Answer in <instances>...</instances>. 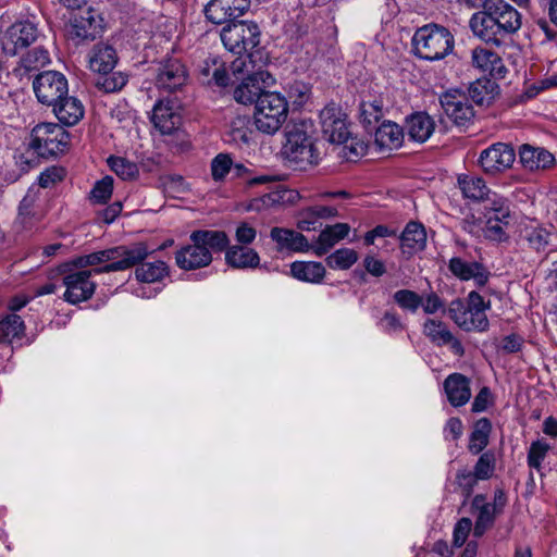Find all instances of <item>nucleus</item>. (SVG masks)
Instances as JSON below:
<instances>
[{
    "label": "nucleus",
    "instance_id": "1",
    "mask_svg": "<svg viewBox=\"0 0 557 557\" xmlns=\"http://www.w3.org/2000/svg\"><path fill=\"white\" fill-rule=\"evenodd\" d=\"M522 26V16L505 0H485L483 10L472 14L469 27L485 44L500 47Z\"/></svg>",
    "mask_w": 557,
    "mask_h": 557
},
{
    "label": "nucleus",
    "instance_id": "2",
    "mask_svg": "<svg viewBox=\"0 0 557 557\" xmlns=\"http://www.w3.org/2000/svg\"><path fill=\"white\" fill-rule=\"evenodd\" d=\"M151 251L145 243L132 246H116L73 258L70 264L75 269L92 271V274L119 272L133 268L150 256Z\"/></svg>",
    "mask_w": 557,
    "mask_h": 557
},
{
    "label": "nucleus",
    "instance_id": "3",
    "mask_svg": "<svg viewBox=\"0 0 557 557\" xmlns=\"http://www.w3.org/2000/svg\"><path fill=\"white\" fill-rule=\"evenodd\" d=\"M285 138L282 154L294 170L304 171L319 163L315 126L311 120L288 123L285 127Z\"/></svg>",
    "mask_w": 557,
    "mask_h": 557
},
{
    "label": "nucleus",
    "instance_id": "4",
    "mask_svg": "<svg viewBox=\"0 0 557 557\" xmlns=\"http://www.w3.org/2000/svg\"><path fill=\"white\" fill-rule=\"evenodd\" d=\"M190 244L175 252L176 265L185 271L206 268L211 264L214 252H222L230 245L225 232L196 230L189 235Z\"/></svg>",
    "mask_w": 557,
    "mask_h": 557
},
{
    "label": "nucleus",
    "instance_id": "5",
    "mask_svg": "<svg viewBox=\"0 0 557 557\" xmlns=\"http://www.w3.org/2000/svg\"><path fill=\"white\" fill-rule=\"evenodd\" d=\"M265 65L259 52L250 53L245 59L232 62L234 73H246L242 83L234 89V99L243 104H251L257 101L263 92V87L273 82L272 75L263 70Z\"/></svg>",
    "mask_w": 557,
    "mask_h": 557
},
{
    "label": "nucleus",
    "instance_id": "6",
    "mask_svg": "<svg viewBox=\"0 0 557 557\" xmlns=\"http://www.w3.org/2000/svg\"><path fill=\"white\" fill-rule=\"evenodd\" d=\"M411 44L419 59L438 61L454 51L455 38L446 27L428 24L416 30Z\"/></svg>",
    "mask_w": 557,
    "mask_h": 557
},
{
    "label": "nucleus",
    "instance_id": "7",
    "mask_svg": "<svg viewBox=\"0 0 557 557\" xmlns=\"http://www.w3.org/2000/svg\"><path fill=\"white\" fill-rule=\"evenodd\" d=\"M321 127L324 138L336 145H343L346 156H362L366 151L363 141L351 136L347 115L335 103H331L320 112Z\"/></svg>",
    "mask_w": 557,
    "mask_h": 557
},
{
    "label": "nucleus",
    "instance_id": "8",
    "mask_svg": "<svg viewBox=\"0 0 557 557\" xmlns=\"http://www.w3.org/2000/svg\"><path fill=\"white\" fill-rule=\"evenodd\" d=\"M220 36L224 47L239 55L236 60L245 59L246 55L255 52H259L263 59V52L259 48L261 32L257 23L249 21L228 23L222 28Z\"/></svg>",
    "mask_w": 557,
    "mask_h": 557
},
{
    "label": "nucleus",
    "instance_id": "9",
    "mask_svg": "<svg viewBox=\"0 0 557 557\" xmlns=\"http://www.w3.org/2000/svg\"><path fill=\"white\" fill-rule=\"evenodd\" d=\"M287 115L288 102L283 95L269 91L257 98L253 123L259 132L274 135L285 123Z\"/></svg>",
    "mask_w": 557,
    "mask_h": 557
},
{
    "label": "nucleus",
    "instance_id": "10",
    "mask_svg": "<svg viewBox=\"0 0 557 557\" xmlns=\"http://www.w3.org/2000/svg\"><path fill=\"white\" fill-rule=\"evenodd\" d=\"M70 133L57 123H40L30 133L29 148L39 157L48 158L66 151Z\"/></svg>",
    "mask_w": 557,
    "mask_h": 557
},
{
    "label": "nucleus",
    "instance_id": "11",
    "mask_svg": "<svg viewBox=\"0 0 557 557\" xmlns=\"http://www.w3.org/2000/svg\"><path fill=\"white\" fill-rule=\"evenodd\" d=\"M62 275V285L65 287L63 298L71 305H77L92 297L96 283L91 281L92 271L75 269L70 262L58 268Z\"/></svg>",
    "mask_w": 557,
    "mask_h": 557
},
{
    "label": "nucleus",
    "instance_id": "12",
    "mask_svg": "<svg viewBox=\"0 0 557 557\" xmlns=\"http://www.w3.org/2000/svg\"><path fill=\"white\" fill-rule=\"evenodd\" d=\"M102 22L101 16L92 8L74 13L66 26L67 38L75 45L92 41L100 37Z\"/></svg>",
    "mask_w": 557,
    "mask_h": 557
},
{
    "label": "nucleus",
    "instance_id": "13",
    "mask_svg": "<svg viewBox=\"0 0 557 557\" xmlns=\"http://www.w3.org/2000/svg\"><path fill=\"white\" fill-rule=\"evenodd\" d=\"M33 89L37 100L45 104H55L63 96L69 94L66 77L58 71H45L39 73L33 82Z\"/></svg>",
    "mask_w": 557,
    "mask_h": 557
},
{
    "label": "nucleus",
    "instance_id": "14",
    "mask_svg": "<svg viewBox=\"0 0 557 557\" xmlns=\"http://www.w3.org/2000/svg\"><path fill=\"white\" fill-rule=\"evenodd\" d=\"M520 240L537 253L557 250V232L549 223L531 221L520 230Z\"/></svg>",
    "mask_w": 557,
    "mask_h": 557
},
{
    "label": "nucleus",
    "instance_id": "15",
    "mask_svg": "<svg viewBox=\"0 0 557 557\" xmlns=\"http://www.w3.org/2000/svg\"><path fill=\"white\" fill-rule=\"evenodd\" d=\"M446 116L457 126L468 125L474 117L469 97L459 89H449L440 97Z\"/></svg>",
    "mask_w": 557,
    "mask_h": 557
},
{
    "label": "nucleus",
    "instance_id": "16",
    "mask_svg": "<svg viewBox=\"0 0 557 557\" xmlns=\"http://www.w3.org/2000/svg\"><path fill=\"white\" fill-rule=\"evenodd\" d=\"M188 72L181 60L168 58L159 62L156 69V86L160 90L173 92L181 90L187 83Z\"/></svg>",
    "mask_w": 557,
    "mask_h": 557
},
{
    "label": "nucleus",
    "instance_id": "17",
    "mask_svg": "<svg viewBox=\"0 0 557 557\" xmlns=\"http://www.w3.org/2000/svg\"><path fill=\"white\" fill-rule=\"evenodd\" d=\"M516 160L513 148L504 143H496L484 149L479 163L486 174H498L511 168Z\"/></svg>",
    "mask_w": 557,
    "mask_h": 557
},
{
    "label": "nucleus",
    "instance_id": "18",
    "mask_svg": "<svg viewBox=\"0 0 557 557\" xmlns=\"http://www.w3.org/2000/svg\"><path fill=\"white\" fill-rule=\"evenodd\" d=\"M38 38V29L30 22L11 25L1 38L2 49L9 55H16L20 50L29 47Z\"/></svg>",
    "mask_w": 557,
    "mask_h": 557
},
{
    "label": "nucleus",
    "instance_id": "19",
    "mask_svg": "<svg viewBox=\"0 0 557 557\" xmlns=\"http://www.w3.org/2000/svg\"><path fill=\"white\" fill-rule=\"evenodd\" d=\"M250 8V0H211L205 7V15L213 24L236 22Z\"/></svg>",
    "mask_w": 557,
    "mask_h": 557
},
{
    "label": "nucleus",
    "instance_id": "20",
    "mask_svg": "<svg viewBox=\"0 0 557 557\" xmlns=\"http://www.w3.org/2000/svg\"><path fill=\"white\" fill-rule=\"evenodd\" d=\"M423 334L436 346L449 345L451 351L461 357L465 348L459 339L448 330L446 323L436 319H428L423 323Z\"/></svg>",
    "mask_w": 557,
    "mask_h": 557
},
{
    "label": "nucleus",
    "instance_id": "21",
    "mask_svg": "<svg viewBox=\"0 0 557 557\" xmlns=\"http://www.w3.org/2000/svg\"><path fill=\"white\" fill-rule=\"evenodd\" d=\"M181 120L180 113L171 101L160 100L154 104L151 122L162 135H170L176 131Z\"/></svg>",
    "mask_w": 557,
    "mask_h": 557
},
{
    "label": "nucleus",
    "instance_id": "22",
    "mask_svg": "<svg viewBox=\"0 0 557 557\" xmlns=\"http://www.w3.org/2000/svg\"><path fill=\"white\" fill-rule=\"evenodd\" d=\"M443 387L453 407H461L471 398L470 379L461 373L449 374L444 380Z\"/></svg>",
    "mask_w": 557,
    "mask_h": 557
},
{
    "label": "nucleus",
    "instance_id": "23",
    "mask_svg": "<svg viewBox=\"0 0 557 557\" xmlns=\"http://www.w3.org/2000/svg\"><path fill=\"white\" fill-rule=\"evenodd\" d=\"M472 64L494 78H504L507 72L502 58L494 51L476 47L471 53Z\"/></svg>",
    "mask_w": 557,
    "mask_h": 557
},
{
    "label": "nucleus",
    "instance_id": "24",
    "mask_svg": "<svg viewBox=\"0 0 557 557\" xmlns=\"http://www.w3.org/2000/svg\"><path fill=\"white\" fill-rule=\"evenodd\" d=\"M270 237L276 243L277 251L305 252L311 249L306 236L294 230L275 226L271 228Z\"/></svg>",
    "mask_w": 557,
    "mask_h": 557
},
{
    "label": "nucleus",
    "instance_id": "25",
    "mask_svg": "<svg viewBox=\"0 0 557 557\" xmlns=\"http://www.w3.org/2000/svg\"><path fill=\"white\" fill-rule=\"evenodd\" d=\"M50 107H52V111L62 126L76 125L85 113L82 101L69 94L63 96L60 102L57 101L55 104H51Z\"/></svg>",
    "mask_w": 557,
    "mask_h": 557
},
{
    "label": "nucleus",
    "instance_id": "26",
    "mask_svg": "<svg viewBox=\"0 0 557 557\" xmlns=\"http://www.w3.org/2000/svg\"><path fill=\"white\" fill-rule=\"evenodd\" d=\"M519 158L522 165L530 171L547 170L555 164V157L542 147L524 144L520 147Z\"/></svg>",
    "mask_w": 557,
    "mask_h": 557
},
{
    "label": "nucleus",
    "instance_id": "27",
    "mask_svg": "<svg viewBox=\"0 0 557 557\" xmlns=\"http://www.w3.org/2000/svg\"><path fill=\"white\" fill-rule=\"evenodd\" d=\"M448 268L458 278L462 281L473 278L479 286H484L488 281V271L479 262H466L455 257L450 259Z\"/></svg>",
    "mask_w": 557,
    "mask_h": 557
},
{
    "label": "nucleus",
    "instance_id": "28",
    "mask_svg": "<svg viewBox=\"0 0 557 557\" xmlns=\"http://www.w3.org/2000/svg\"><path fill=\"white\" fill-rule=\"evenodd\" d=\"M225 262L234 269H256L260 264V257L252 248L233 245L225 249Z\"/></svg>",
    "mask_w": 557,
    "mask_h": 557
},
{
    "label": "nucleus",
    "instance_id": "29",
    "mask_svg": "<svg viewBox=\"0 0 557 557\" xmlns=\"http://www.w3.org/2000/svg\"><path fill=\"white\" fill-rule=\"evenodd\" d=\"M408 136L418 143L426 141L435 128L433 119L425 112H416L407 117Z\"/></svg>",
    "mask_w": 557,
    "mask_h": 557
},
{
    "label": "nucleus",
    "instance_id": "30",
    "mask_svg": "<svg viewBox=\"0 0 557 557\" xmlns=\"http://www.w3.org/2000/svg\"><path fill=\"white\" fill-rule=\"evenodd\" d=\"M404 252L413 253L424 249L426 233L424 226L418 222H409L400 235Z\"/></svg>",
    "mask_w": 557,
    "mask_h": 557
},
{
    "label": "nucleus",
    "instance_id": "31",
    "mask_svg": "<svg viewBox=\"0 0 557 557\" xmlns=\"http://www.w3.org/2000/svg\"><path fill=\"white\" fill-rule=\"evenodd\" d=\"M117 62L116 52L113 47L107 45H97L94 48L89 60L90 69L99 74H108Z\"/></svg>",
    "mask_w": 557,
    "mask_h": 557
},
{
    "label": "nucleus",
    "instance_id": "32",
    "mask_svg": "<svg viewBox=\"0 0 557 557\" xmlns=\"http://www.w3.org/2000/svg\"><path fill=\"white\" fill-rule=\"evenodd\" d=\"M404 132L393 122H383L375 129V144L381 149H395L401 146Z\"/></svg>",
    "mask_w": 557,
    "mask_h": 557
},
{
    "label": "nucleus",
    "instance_id": "33",
    "mask_svg": "<svg viewBox=\"0 0 557 557\" xmlns=\"http://www.w3.org/2000/svg\"><path fill=\"white\" fill-rule=\"evenodd\" d=\"M290 274L299 281L320 283L325 275V268L321 262L295 261L290 264Z\"/></svg>",
    "mask_w": 557,
    "mask_h": 557
},
{
    "label": "nucleus",
    "instance_id": "34",
    "mask_svg": "<svg viewBox=\"0 0 557 557\" xmlns=\"http://www.w3.org/2000/svg\"><path fill=\"white\" fill-rule=\"evenodd\" d=\"M137 263L135 270V277L141 283H156L162 281L170 274L169 265L160 260L153 262Z\"/></svg>",
    "mask_w": 557,
    "mask_h": 557
},
{
    "label": "nucleus",
    "instance_id": "35",
    "mask_svg": "<svg viewBox=\"0 0 557 557\" xmlns=\"http://www.w3.org/2000/svg\"><path fill=\"white\" fill-rule=\"evenodd\" d=\"M25 335V324L22 318L10 313L0 320V344H12Z\"/></svg>",
    "mask_w": 557,
    "mask_h": 557
},
{
    "label": "nucleus",
    "instance_id": "36",
    "mask_svg": "<svg viewBox=\"0 0 557 557\" xmlns=\"http://www.w3.org/2000/svg\"><path fill=\"white\" fill-rule=\"evenodd\" d=\"M458 185L465 198L480 201L488 194V188L483 178L471 175H460Z\"/></svg>",
    "mask_w": 557,
    "mask_h": 557
},
{
    "label": "nucleus",
    "instance_id": "37",
    "mask_svg": "<svg viewBox=\"0 0 557 557\" xmlns=\"http://www.w3.org/2000/svg\"><path fill=\"white\" fill-rule=\"evenodd\" d=\"M491 431L492 424L487 418H481L474 423L468 445L471 454L478 455L488 445Z\"/></svg>",
    "mask_w": 557,
    "mask_h": 557
},
{
    "label": "nucleus",
    "instance_id": "38",
    "mask_svg": "<svg viewBox=\"0 0 557 557\" xmlns=\"http://www.w3.org/2000/svg\"><path fill=\"white\" fill-rule=\"evenodd\" d=\"M37 220V213L35 212V197L26 195L20 202L14 227L17 231L29 230L35 225Z\"/></svg>",
    "mask_w": 557,
    "mask_h": 557
},
{
    "label": "nucleus",
    "instance_id": "39",
    "mask_svg": "<svg viewBox=\"0 0 557 557\" xmlns=\"http://www.w3.org/2000/svg\"><path fill=\"white\" fill-rule=\"evenodd\" d=\"M231 140L236 144L249 145L252 140L253 132L250 129V117L248 115H237L230 123Z\"/></svg>",
    "mask_w": 557,
    "mask_h": 557
},
{
    "label": "nucleus",
    "instance_id": "40",
    "mask_svg": "<svg viewBox=\"0 0 557 557\" xmlns=\"http://www.w3.org/2000/svg\"><path fill=\"white\" fill-rule=\"evenodd\" d=\"M338 215L335 207L314 205L307 208L302 213V219L299 222V227L304 231H310L311 224H314L318 219H330Z\"/></svg>",
    "mask_w": 557,
    "mask_h": 557
},
{
    "label": "nucleus",
    "instance_id": "41",
    "mask_svg": "<svg viewBox=\"0 0 557 557\" xmlns=\"http://www.w3.org/2000/svg\"><path fill=\"white\" fill-rule=\"evenodd\" d=\"M496 84L491 79H478L469 87V97L476 104L490 102L495 95Z\"/></svg>",
    "mask_w": 557,
    "mask_h": 557
},
{
    "label": "nucleus",
    "instance_id": "42",
    "mask_svg": "<svg viewBox=\"0 0 557 557\" xmlns=\"http://www.w3.org/2000/svg\"><path fill=\"white\" fill-rule=\"evenodd\" d=\"M108 165L123 181L135 180L139 174L136 163L122 157H109Z\"/></svg>",
    "mask_w": 557,
    "mask_h": 557
},
{
    "label": "nucleus",
    "instance_id": "43",
    "mask_svg": "<svg viewBox=\"0 0 557 557\" xmlns=\"http://www.w3.org/2000/svg\"><path fill=\"white\" fill-rule=\"evenodd\" d=\"M127 83V76L122 72H108L99 74L95 79V86L104 92H115L121 90Z\"/></svg>",
    "mask_w": 557,
    "mask_h": 557
},
{
    "label": "nucleus",
    "instance_id": "44",
    "mask_svg": "<svg viewBox=\"0 0 557 557\" xmlns=\"http://www.w3.org/2000/svg\"><path fill=\"white\" fill-rule=\"evenodd\" d=\"M499 515L496 511V507L492 506V504H486L481 507L479 510L475 524L473 528V535L475 537H481L487 530H490L495 522L496 516Z\"/></svg>",
    "mask_w": 557,
    "mask_h": 557
},
{
    "label": "nucleus",
    "instance_id": "45",
    "mask_svg": "<svg viewBox=\"0 0 557 557\" xmlns=\"http://www.w3.org/2000/svg\"><path fill=\"white\" fill-rule=\"evenodd\" d=\"M383 117V103L381 100L362 101L360 104V120L367 128Z\"/></svg>",
    "mask_w": 557,
    "mask_h": 557
},
{
    "label": "nucleus",
    "instance_id": "46",
    "mask_svg": "<svg viewBox=\"0 0 557 557\" xmlns=\"http://www.w3.org/2000/svg\"><path fill=\"white\" fill-rule=\"evenodd\" d=\"M358 260V253L350 248H341L326 258L332 269H349Z\"/></svg>",
    "mask_w": 557,
    "mask_h": 557
},
{
    "label": "nucleus",
    "instance_id": "47",
    "mask_svg": "<svg viewBox=\"0 0 557 557\" xmlns=\"http://www.w3.org/2000/svg\"><path fill=\"white\" fill-rule=\"evenodd\" d=\"M49 61V52L44 47H36L23 55L21 64L26 71H32L45 66Z\"/></svg>",
    "mask_w": 557,
    "mask_h": 557
},
{
    "label": "nucleus",
    "instance_id": "48",
    "mask_svg": "<svg viewBox=\"0 0 557 557\" xmlns=\"http://www.w3.org/2000/svg\"><path fill=\"white\" fill-rule=\"evenodd\" d=\"M508 225L509 223H503L495 219L487 218L485 226L482 228L483 236L491 242H507L509 239V235L506 232Z\"/></svg>",
    "mask_w": 557,
    "mask_h": 557
},
{
    "label": "nucleus",
    "instance_id": "49",
    "mask_svg": "<svg viewBox=\"0 0 557 557\" xmlns=\"http://www.w3.org/2000/svg\"><path fill=\"white\" fill-rule=\"evenodd\" d=\"M496 458L492 450L483 453L478 459L473 473L480 481L490 479L495 471Z\"/></svg>",
    "mask_w": 557,
    "mask_h": 557
},
{
    "label": "nucleus",
    "instance_id": "50",
    "mask_svg": "<svg viewBox=\"0 0 557 557\" xmlns=\"http://www.w3.org/2000/svg\"><path fill=\"white\" fill-rule=\"evenodd\" d=\"M486 310H471L467 309V320H463L462 323L463 330L466 332L476 331V332H485L488 329V319L485 314Z\"/></svg>",
    "mask_w": 557,
    "mask_h": 557
},
{
    "label": "nucleus",
    "instance_id": "51",
    "mask_svg": "<svg viewBox=\"0 0 557 557\" xmlns=\"http://www.w3.org/2000/svg\"><path fill=\"white\" fill-rule=\"evenodd\" d=\"M113 191V178L111 176H104L98 181L90 191L89 199L94 203L102 205L106 203Z\"/></svg>",
    "mask_w": 557,
    "mask_h": 557
},
{
    "label": "nucleus",
    "instance_id": "52",
    "mask_svg": "<svg viewBox=\"0 0 557 557\" xmlns=\"http://www.w3.org/2000/svg\"><path fill=\"white\" fill-rule=\"evenodd\" d=\"M393 299L401 309L409 310L411 312L417 311V309L422 305V297L410 289H399L395 292Z\"/></svg>",
    "mask_w": 557,
    "mask_h": 557
},
{
    "label": "nucleus",
    "instance_id": "53",
    "mask_svg": "<svg viewBox=\"0 0 557 557\" xmlns=\"http://www.w3.org/2000/svg\"><path fill=\"white\" fill-rule=\"evenodd\" d=\"M549 449L550 446L546 442H533L528 451V466L532 469L540 470L542 461L545 459Z\"/></svg>",
    "mask_w": 557,
    "mask_h": 557
},
{
    "label": "nucleus",
    "instance_id": "54",
    "mask_svg": "<svg viewBox=\"0 0 557 557\" xmlns=\"http://www.w3.org/2000/svg\"><path fill=\"white\" fill-rule=\"evenodd\" d=\"M332 227H325L318 236L315 245L311 246L313 252L318 257H322L329 252L331 248L335 246L339 240L332 232Z\"/></svg>",
    "mask_w": 557,
    "mask_h": 557
},
{
    "label": "nucleus",
    "instance_id": "55",
    "mask_svg": "<svg viewBox=\"0 0 557 557\" xmlns=\"http://www.w3.org/2000/svg\"><path fill=\"white\" fill-rule=\"evenodd\" d=\"M479 481L480 480L474 475L473 471L461 469L458 470L455 482L465 497L468 498L472 494L473 488Z\"/></svg>",
    "mask_w": 557,
    "mask_h": 557
},
{
    "label": "nucleus",
    "instance_id": "56",
    "mask_svg": "<svg viewBox=\"0 0 557 557\" xmlns=\"http://www.w3.org/2000/svg\"><path fill=\"white\" fill-rule=\"evenodd\" d=\"M233 161L228 154L220 153L211 162V174L214 181H222L232 168Z\"/></svg>",
    "mask_w": 557,
    "mask_h": 557
},
{
    "label": "nucleus",
    "instance_id": "57",
    "mask_svg": "<svg viewBox=\"0 0 557 557\" xmlns=\"http://www.w3.org/2000/svg\"><path fill=\"white\" fill-rule=\"evenodd\" d=\"M65 171L61 166H50L39 176L38 183L42 188H49L64 178Z\"/></svg>",
    "mask_w": 557,
    "mask_h": 557
},
{
    "label": "nucleus",
    "instance_id": "58",
    "mask_svg": "<svg viewBox=\"0 0 557 557\" xmlns=\"http://www.w3.org/2000/svg\"><path fill=\"white\" fill-rule=\"evenodd\" d=\"M486 218L495 219L498 222L509 223L510 209L506 201H493L491 208L486 213Z\"/></svg>",
    "mask_w": 557,
    "mask_h": 557
},
{
    "label": "nucleus",
    "instance_id": "59",
    "mask_svg": "<svg viewBox=\"0 0 557 557\" xmlns=\"http://www.w3.org/2000/svg\"><path fill=\"white\" fill-rule=\"evenodd\" d=\"M448 315L449 318L463 330V320H467V306L465 302L457 298L449 304L448 307Z\"/></svg>",
    "mask_w": 557,
    "mask_h": 557
},
{
    "label": "nucleus",
    "instance_id": "60",
    "mask_svg": "<svg viewBox=\"0 0 557 557\" xmlns=\"http://www.w3.org/2000/svg\"><path fill=\"white\" fill-rule=\"evenodd\" d=\"M472 529V521L470 518H461L454 528V544L462 546Z\"/></svg>",
    "mask_w": 557,
    "mask_h": 557
},
{
    "label": "nucleus",
    "instance_id": "61",
    "mask_svg": "<svg viewBox=\"0 0 557 557\" xmlns=\"http://www.w3.org/2000/svg\"><path fill=\"white\" fill-rule=\"evenodd\" d=\"M256 235V230L246 222L240 223L235 233L236 240L242 244V246L251 244Z\"/></svg>",
    "mask_w": 557,
    "mask_h": 557
},
{
    "label": "nucleus",
    "instance_id": "62",
    "mask_svg": "<svg viewBox=\"0 0 557 557\" xmlns=\"http://www.w3.org/2000/svg\"><path fill=\"white\" fill-rule=\"evenodd\" d=\"M380 323L388 333L400 332L404 330V324L401 323L399 317L392 311H386Z\"/></svg>",
    "mask_w": 557,
    "mask_h": 557
},
{
    "label": "nucleus",
    "instance_id": "63",
    "mask_svg": "<svg viewBox=\"0 0 557 557\" xmlns=\"http://www.w3.org/2000/svg\"><path fill=\"white\" fill-rule=\"evenodd\" d=\"M363 267L368 273L376 277L382 276L386 272L383 261L375 259L372 256H367L363 259Z\"/></svg>",
    "mask_w": 557,
    "mask_h": 557
},
{
    "label": "nucleus",
    "instance_id": "64",
    "mask_svg": "<svg viewBox=\"0 0 557 557\" xmlns=\"http://www.w3.org/2000/svg\"><path fill=\"white\" fill-rule=\"evenodd\" d=\"M523 345V338L518 334H510L503 338L502 350L506 354L518 352Z\"/></svg>",
    "mask_w": 557,
    "mask_h": 557
}]
</instances>
